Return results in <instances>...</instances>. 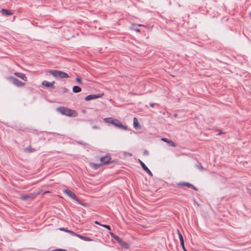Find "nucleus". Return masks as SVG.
<instances>
[{"instance_id":"24","label":"nucleus","mask_w":251,"mask_h":251,"mask_svg":"<svg viewBox=\"0 0 251 251\" xmlns=\"http://www.w3.org/2000/svg\"><path fill=\"white\" fill-rule=\"evenodd\" d=\"M59 230H61V231H63L66 232H67V231H68V229H67L66 228H65L64 227L60 228Z\"/></svg>"},{"instance_id":"18","label":"nucleus","mask_w":251,"mask_h":251,"mask_svg":"<svg viewBox=\"0 0 251 251\" xmlns=\"http://www.w3.org/2000/svg\"><path fill=\"white\" fill-rule=\"evenodd\" d=\"M90 165L91 167L93 168L94 169H97L101 166V164H97L95 163H90Z\"/></svg>"},{"instance_id":"12","label":"nucleus","mask_w":251,"mask_h":251,"mask_svg":"<svg viewBox=\"0 0 251 251\" xmlns=\"http://www.w3.org/2000/svg\"><path fill=\"white\" fill-rule=\"evenodd\" d=\"M133 126L136 129L141 128V126L139 124L138 119L136 118H134L133 119Z\"/></svg>"},{"instance_id":"1","label":"nucleus","mask_w":251,"mask_h":251,"mask_svg":"<svg viewBox=\"0 0 251 251\" xmlns=\"http://www.w3.org/2000/svg\"><path fill=\"white\" fill-rule=\"evenodd\" d=\"M103 121L105 123L108 124H112L115 127L119 128L123 130H126L127 126L122 124L121 122L117 119H114L112 117L106 118L103 119Z\"/></svg>"},{"instance_id":"32","label":"nucleus","mask_w":251,"mask_h":251,"mask_svg":"<svg viewBox=\"0 0 251 251\" xmlns=\"http://www.w3.org/2000/svg\"><path fill=\"white\" fill-rule=\"evenodd\" d=\"M150 105L151 107H153L154 106V104L152 103H150Z\"/></svg>"},{"instance_id":"10","label":"nucleus","mask_w":251,"mask_h":251,"mask_svg":"<svg viewBox=\"0 0 251 251\" xmlns=\"http://www.w3.org/2000/svg\"><path fill=\"white\" fill-rule=\"evenodd\" d=\"M139 162L140 163L141 166L143 168V169L147 172L149 175L152 176L151 172L149 169V168L146 166V165L140 160H139Z\"/></svg>"},{"instance_id":"5","label":"nucleus","mask_w":251,"mask_h":251,"mask_svg":"<svg viewBox=\"0 0 251 251\" xmlns=\"http://www.w3.org/2000/svg\"><path fill=\"white\" fill-rule=\"evenodd\" d=\"M110 159L111 158L110 156L108 155L101 157L100 160L101 162V166L108 163L110 162Z\"/></svg>"},{"instance_id":"4","label":"nucleus","mask_w":251,"mask_h":251,"mask_svg":"<svg viewBox=\"0 0 251 251\" xmlns=\"http://www.w3.org/2000/svg\"><path fill=\"white\" fill-rule=\"evenodd\" d=\"M7 79L11 81L13 84L17 87H22L25 85L24 82L20 81L19 79L13 76H9Z\"/></svg>"},{"instance_id":"16","label":"nucleus","mask_w":251,"mask_h":251,"mask_svg":"<svg viewBox=\"0 0 251 251\" xmlns=\"http://www.w3.org/2000/svg\"><path fill=\"white\" fill-rule=\"evenodd\" d=\"M179 185H182V186H186L188 187H191V188H193L195 190H197V189L195 187V186H194L193 185H192L191 184L189 183H181L179 184Z\"/></svg>"},{"instance_id":"3","label":"nucleus","mask_w":251,"mask_h":251,"mask_svg":"<svg viewBox=\"0 0 251 251\" xmlns=\"http://www.w3.org/2000/svg\"><path fill=\"white\" fill-rule=\"evenodd\" d=\"M57 111L62 115H65L67 116L76 117L77 116V113L76 111L65 107L59 108L57 109Z\"/></svg>"},{"instance_id":"23","label":"nucleus","mask_w":251,"mask_h":251,"mask_svg":"<svg viewBox=\"0 0 251 251\" xmlns=\"http://www.w3.org/2000/svg\"><path fill=\"white\" fill-rule=\"evenodd\" d=\"M75 80L79 84L82 83V81L80 77H76L75 78Z\"/></svg>"},{"instance_id":"13","label":"nucleus","mask_w":251,"mask_h":251,"mask_svg":"<svg viewBox=\"0 0 251 251\" xmlns=\"http://www.w3.org/2000/svg\"><path fill=\"white\" fill-rule=\"evenodd\" d=\"M33 197V195L32 194L30 195H22L21 196V199L23 200H26L28 199L32 198Z\"/></svg>"},{"instance_id":"14","label":"nucleus","mask_w":251,"mask_h":251,"mask_svg":"<svg viewBox=\"0 0 251 251\" xmlns=\"http://www.w3.org/2000/svg\"><path fill=\"white\" fill-rule=\"evenodd\" d=\"M79 238L86 241H92L93 240L89 237L84 236L79 234Z\"/></svg>"},{"instance_id":"2","label":"nucleus","mask_w":251,"mask_h":251,"mask_svg":"<svg viewBox=\"0 0 251 251\" xmlns=\"http://www.w3.org/2000/svg\"><path fill=\"white\" fill-rule=\"evenodd\" d=\"M49 73L56 78H68L69 77L68 74L61 71L50 70Z\"/></svg>"},{"instance_id":"20","label":"nucleus","mask_w":251,"mask_h":251,"mask_svg":"<svg viewBox=\"0 0 251 251\" xmlns=\"http://www.w3.org/2000/svg\"><path fill=\"white\" fill-rule=\"evenodd\" d=\"M67 232L71 234L72 235H74V236H75L76 237H79V234H77V233H75V232H74V231H73L72 230H68V231H67Z\"/></svg>"},{"instance_id":"34","label":"nucleus","mask_w":251,"mask_h":251,"mask_svg":"<svg viewBox=\"0 0 251 251\" xmlns=\"http://www.w3.org/2000/svg\"><path fill=\"white\" fill-rule=\"evenodd\" d=\"M94 128H98V127H94Z\"/></svg>"},{"instance_id":"29","label":"nucleus","mask_w":251,"mask_h":251,"mask_svg":"<svg viewBox=\"0 0 251 251\" xmlns=\"http://www.w3.org/2000/svg\"><path fill=\"white\" fill-rule=\"evenodd\" d=\"M181 246H182V248L184 251H187L186 249H185V248L184 247V243H183V245H181Z\"/></svg>"},{"instance_id":"35","label":"nucleus","mask_w":251,"mask_h":251,"mask_svg":"<svg viewBox=\"0 0 251 251\" xmlns=\"http://www.w3.org/2000/svg\"><path fill=\"white\" fill-rule=\"evenodd\" d=\"M250 15L251 16V12L250 13Z\"/></svg>"},{"instance_id":"11","label":"nucleus","mask_w":251,"mask_h":251,"mask_svg":"<svg viewBox=\"0 0 251 251\" xmlns=\"http://www.w3.org/2000/svg\"><path fill=\"white\" fill-rule=\"evenodd\" d=\"M161 141H164V142L167 143V144H168L171 146L174 147H175L176 146V145L175 144V143L173 141H172V140H169V139H168L167 138H161Z\"/></svg>"},{"instance_id":"19","label":"nucleus","mask_w":251,"mask_h":251,"mask_svg":"<svg viewBox=\"0 0 251 251\" xmlns=\"http://www.w3.org/2000/svg\"><path fill=\"white\" fill-rule=\"evenodd\" d=\"M1 13L5 15H12L13 14L12 13H10L8 12V10L5 9H1Z\"/></svg>"},{"instance_id":"6","label":"nucleus","mask_w":251,"mask_h":251,"mask_svg":"<svg viewBox=\"0 0 251 251\" xmlns=\"http://www.w3.org/2000/svg\"><path fill=\"white\" fill-rule=\"evenodd\" d=\"M63 192L65 194H66L67 196H68L70 198H72V199L75 200L76 196L74 192L67 189L64 190Z\"/></svg>"},{"instance_id":"22","label":"nucleus","mask_w":251,"mask_h":251,"mask_svg":"<svg viewBox=\"0 0 251 251\" xmlns=\"http://www.w3.org/2000/svg\"><path fill=\"white\" fill-rule=\"evenodd\" d=\"M101 226H102V227L106 228L107 229H108L109 230H111V228H110V226H109L106 225H101Z\"/></svg>"},{"instance_id":"8","label":"nucleus","mask_w":251,"mask_h":251,"mask_svg":"<svg viewBox=\"0 0 251 251\" xmlns=\"http://www.w3.org/2000/svg\"><path fill=\"white\" fill-rule=\"evenodd\" d=\"M54 81L49 82L46 80H44L42 82V85L45 87H53Z\"/></svg>"},{"instance_id":"28","label":"nucleus","mask_w":251,"mask_h":251,"mask_svg":"<svg viewBox=\"0 0 251 251\" xmlns=\"http://www.w3.org/2000/svg\"><path fill=\"white\" fill-rule=\"evenodd\" d=\"M110 235L114 238L116 235H114V234L112 232H110Z\"/></svg>"},{"instance_id":"7","label":"nucleus","mask_w":251,"mask_h":251,"mask_svg":"<svg viewBox=\"0 0 251 251\" xmlns=\"http://www.w3.org/2000/svg\"><path fill=\"white\" fill-rule=\"evenodd\" d=\"M101 97L100 94H97V95H90L87 96H86L85 98V100L86 101H88L91 100L96 99L99 98Z\"/></svg>"},{"instance_id":"30","label":"nucleus","mask_w":251,"mask_h":251,"mask_svg":"<svg viewBox=\"0 0 251 251\" xmlns=\"http://www.w3.org/2000/svg\"><path fill=\"white\" fill-rule=\"evenodd\" d=\"M95 223L96 224H97V225H100V226L101 225V224H100V223L99 222L97 221L95 222Z\"/></svg>"},{"instance_id":"15","label":"nucleus","mask_w":251,"mask_h":251,"mask_svg":"<svg viewBox=\"0 0 251 251\" xmlns=\"http://www.w3.org/2000/svg\"><path fill=\"white\" fill-rule=\"evenodd\" d=\"M177 233H178V235L179 236V238L180 239V244H181V245L183 246V243H184L183 238V236H182V234H181L180 231L178 229L177 230Z\"/></svg>"},{"instance_id":"21","label":"nucleus","mask_w":251,"mask_h":251,"mask_svg":"<svg viewBox=\"0 0 251 251\" xmlns=\"http://www.w3.org/2000/svg\"><path fill=\"white\" fill-rule=\"evenodd\" d=\"M121 245L125 248H128L129 246L128 244L127 243L124 241L122 242Z\"/></svg>"},{"instance_id":"9","label":"nucleus","mask_w":251,"mask_h":251,"mask_svg":"<svg viewBox=\"0 0 251 251\" xmlns=\"http://www.w3.org/2000/svg\"><path fill=\"white\" fill-rule=\"evenodd\" d=\"M14 75L21 79H22L23 80L26 81L27 80V77L26 75L23 73H18V72H15L14 73Z\"/></svg>"},{"instance_id":"25","label":"nucleus","mask_w":251,"mask_h":251,"mask_svg":"<svg viewBox=\"0 0 251 251\" xmlns=\"http://www.w3.org/2000/svg\"><path fill=\"white\" fill-rule=\"evenodd\" d=\"M198 168L201 171L203 170V168L202 167V166L201 165H198Z\"/></svg>"},{"instance_id":"26","label":"nucleus","mask_w":251,"mask_h":251,"mask_svg":"<svg viewBox=\"0 0 251 251\" xmlns=\"http://www.w3.org/2000/svg\"><path fill=\"white\" fill-rule=\"evenodd\" d=\"M75 201H76V202H77V203H78V204H81V205H83V204H82V203H81L79 201H78V200L76 199V197H75Z\"/></svg>"},{"instance_id":"27","label":"nucleus","mask_w":251,"mask_h":251,"mask_svg":"<svg viewBox=\"0 0 251 251\" xmlns=\"http://www.w3.org/2000/svg\"><path fill=\"white\" fill-rule=\"evenodd\" d=\"M114 238L117 241L120 239V238L118 236H116Z\"/></svg>"},{"instance_id":"31","label":"nucleus","mask_w":251,"mask_h":251,"mask_svg":"<svg viewBox=\"0 0 251 251\" xmlns=\"http://www.w3.org/2000/svg\"><path fill=\"white\" fill-rule=\"evenodd\" d=\"M135 30V31H136L137 32H140V29L136 28Z\"/></svg>"},{"instance_id":"33","label":"nucleus","mask_w":251,"mask_h":251,"mask_svg":"<svg viewBox=\"0 0 251 251\" xmlns=\"http://www.w3.org/2000/svg\"><path fill=\"white\" fill-rule=\"evenodd\" d=\"M123 241H122V240L121 239H120L118 242L119 244H121V243H122Z\"/></svg>"},{"instance_id":"17","label":"nucleus","mask_w":251,"mask_h":251,"mask_svg":"<svg viewBox=\"0 0 251 251\" xmlns=\"http://www.w3.org/2000/svg\"><path fill=\"white\" fill-rule=\"evenodd\" d=\"M81 91L80 87L77 86H75L73 87V91L74 93H78Z\"/></svg>"}]
</instances>
